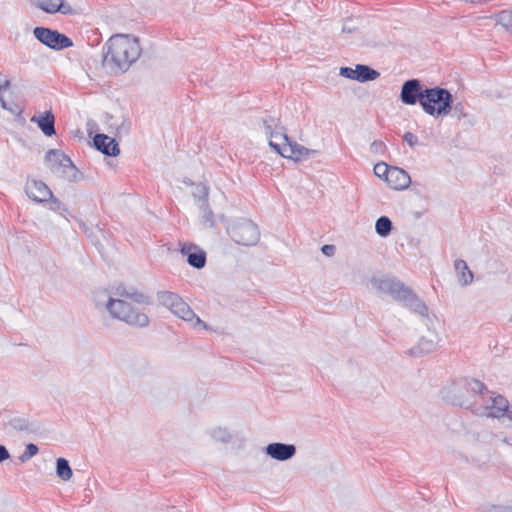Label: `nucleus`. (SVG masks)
<instances>
[{
  "label": "nucleus",
  "mask_w": 512,
  "mask_h": 512,
  "mask_svg": "<svg viewBox=\"0 0 512 512\" xmlns=\"http://www.w3.org/2000/svg\"><path fill=\"white\" fill-rule=\"evenodd\" d=\"M200 212V220L202 225L205 227L212 228L215 224L214 222V214L209 207L208 202H201V205L198 206Z\"/></svg>",
  "instance_id": "26"
},
{
  "label": "nucleus",
  "mask_w": 512,
  "mask_h": 512,
  "mask_svg": "<svg viewBox=\"0 0 512 512\" xmlns=\"http://www.w3.org/2000/svg\"><path fill=\"white\" fill-rule=\"evenodd\" d=\"M25 191L27 196L35 202L52 201V204L59 208L60 202L53 198V194L49 187L42 181L30 180L26 183Z\"/></svg>",
  "instance_id": "13"
},
{
  "label": "nucleus",
  "mask_w": 512,
  "mask_h": 512,
  "mask_svg": "<svg viewBox=\"0 0 512 512\" xmlns=\"http://www.w3.org/2000/svg\"><path fill=\"white\" fill-rule=\"evenodd\" d=\"M484 406L482 414L487 417L500 418L505 415L508 408V401L501 395L487 393L483 397Z\"/></svg>",
  "instance_id": "14"
},
{
  "label": "nucleus",
  "mask_w": 512,
  "mask_h": 512,
  "mask_svg": "<svg viewBox=\"0 0 512 512\" xmlns=\"http://www.w3.org/2000/svg\"><path fill=\"white\" fill-rule=\"evenodd\" d=\"M37 6L46 13L55 14L57 12L64 15H71L75 10L64 0H37Z\"/></svg>",
  "instance_id": "19"
},
{
  "label": "nucleus",
  "mask_w": 512,
  "mask_h": 512,
  "mask_svg": "<svg viewBox=\"0 0 512 512\" xmlns=\"http://www.w3.org/2000/svg\"><path fill=\"white\" fill-rule=\"evenodd\" d=\"M129 131V124L126 123L125 121H123V123L121 124V126L119 127V130H118V133L121 134V133H128Z\"/></svg>",
  "instance_id": "41"
},
{
  "label": "nucleus",
  "mask_w": 512,
  "mask_h": 512,
  "mask_svg": "<svg viewBox=\"0 0 512 512\" xmlns=\"http://www.w3.org/2000/svg\"><path fill=\"white\" fill-rule=\"evenodd\" d=\"M454 270L457 278V282L460 286L466 287L472 284L474 280V274L469 269L466 261L462 259L455 260Z\"/></svg>",
  "instance_id": "23"
},
{
  "label": "nucleus",
  "mask_w": 512,
  "mask_h": 512,
  "mask_svg": "<svg viewBox=\"0 0 512 512\" xmlns=\"http://www.w3.org/2000/svg\"><path fill=\"white\" fill-rule=\"evenodd\" d=\"M391 167H392V166H388V165H387L386 163H384V162H380V163H377V164L374 166L373 171H374V174H375L377 177H379V178H381V179H383V180L387 181L388 176H389V173H390V170H391Z\"/></svg>",
  "instance_id": "34"
},
{
  "label": "nucleus",
  "mask_w": 512,
  "mask_h": 512,
  "mask_svg": "<svg viewBox=\"0 0 512 512\" xmlns=\"http://www.w3.org/2000/svg\"><path fill=\"white\" fill-rule=\"evenodd\" d=\"M94 302L98 309H105L113 319L131 326L149 325V317L145 309L139 306L149 305L151 300L133 287L118 285L110 291H97L94 294Z\"/></svg>",
  "instance_id": "1"
},
{
  "label": "nucleus",
  "mask_w": 512,
  "mask_h": 512,
  "mask_svg": "<svg viewBox=\"0 0 512 512\" xmlns=\"http://www.w3.org/2000/svg\"><path fill=\"white\" fill-rule=\"evenodd\" d=\"M386 182L395 190H404L409 187L411 178L405 170L392 166Z\"/></svg>",
  "instance_id": "20"
},
{
  "label": "nucleus",
  "mask_w": 512,
  "mask_h": 512,
  "mask_svg": "<svg viewBox=\"0 0 512 512\" xmlns=\"http://www.w3.org/2000/svg\"><path fill=\"white\" fill-rule=\"evenodd\" d=\"M485 386L475 379H464L453 383L447 390L446 396L452 403L459 406L469 407V399L471 396L481 394Z\"/></svg>",
  "instance_id": "6"
},
{
  "label": "nucleus",
  "mask_w": 512,
  "mask_h": 512,
  "mask_svg": "<svg viewBox=\"0 0 512 512\" xmlns=\"http://www.w3.org/2000/svg\"><path fill=\"white\" fill-rule=\"evenodd\" d=\"M398 301L402 302L405 307L417 313L427 322H431L434 318V315L429 312L426 304L407 286Z\"/></svg>",
  "instance_id": "12"
},
{
  "label": "nucleus",
  "mask_w": 512,
  "mask_h": 512,
  "mask_svg": "<svg viewBox=\"0 0 512 512\" xmlns=\"http://www.w3.org/2000/svg\"><path fill=\"white\" fill-rule=\"evenodd\" d=\"M196 250L195 246L184 244L181 247V253L187 255V262L194 268L201 269L206 263V254L202 250Z\"/></svg>",
  "instance_id": "22"
},
{
  "label": "nucleus",
  "mask_w": 512,
  "mask_h": 512,
  "mask_svg": "<svg viewBox=\"0 0 512 512\" xmlns=\"http://www.w3.org/2000/svg\"><path fill=\"white\" fill-rule=\"evenodd\" d=\"M319 152L317 150L308 149L296 142L289 141L288 145H285L282 153V157L292 159L295 161H300L302 159H307L312 155H316Z\"/></svg>",
  "instance_id": "18"
},
{
  "label": "nucleus",
  "mask_w": 512,
  "mask_h": 512,
  "mask_svg": "<svg viewBox=\"0 0 512 512\" xmlns=\"http://www.w3.org/2000/svg\"><path fill=\"white\" fill-rule=\"evenodd\" d=\"M321 251L324 255L331 257L335 254L336 248L334 245L326 244L322 246Z\"/></svg>",
  "instance_id": "37"
},
{
  "label": "nucleus",
  "mask_w": 512,
  "mask_h": 512,
  "mask_svg": "<svg viewBox=\"0 0 512 512\" xmlns=\"http://www.w3.org/2000/svg\"><path fill=\"white\" fill-rule=\"evenodd\" d=\"M452 109L454 110L455 113H458L459 118L463 114V106L461 103L452 106Z\"/></svg>",
  "instance_id": "40"
},
{
  "label": "nucleus",
  "mask_w": 512,
  "mask_h": 512,
  "mask_svg": "<svg viewBox=\"0 0 512 512\" xmlns=\"http://www.w3.org/2000/svg\"><path fill=\"white\" fill-rule=\"evenodd\" d=\"M210 436L219 442H228L231 439V434L226 428L215 427L210 430Z\"/></svg>",
  "instance_id": "32"
},
{
  "label": "nucleus",
  "mask_w": 512,
  "mask_h": 512,
  "mask_svg": "<svg viewBox=\"0 0 512 512\" xmlns=\"http://www.w3.org/2000/svg\"><path fill=\"white\" fill-rule=\"evenodd\" d=\"M228 232L236 243L245 246L255 245L260 238L257 225L248 220L235 223Z\"/></svg>",
  "instance_id": "7"
},
{
  "label": "nucleus",
  "mask_w": 512,
  "mask_h": 512,
  "mask_svg": "<svg viewBox=\"0 0 512 512\" xmlns=\"http://www.w3.org/2000/svg\"><path fill=\"white\" fill-rule=\"evenodd\" d=\"M496 437L502 443L512 447V436H506L503 433H500V434H497Z\"/></svg>",
  "instance_id": "38"
},
{
  "label": "nucleus",
  "mask_w": 512,
  "mask_h": 512,
  "mask_svg": "<svg viewBox=\"0 0 512 512\" xmlns=\"http://www.w3.org/2000/svg\"><path fill=\"white\" fill-rule=\"evenodd\" d=\"M264 133L269 139V146L282 156L285 145H288V138L285 128L279 125L277 119L269 118L263 120Z\"/></svg>",
  "instance_id": "8"
},
{
  "label": "nucleus",
  "mask_w": 512,
  "mask_h": 512,
  "mask_svg": "<svg viewBox=\"0 0 512 512\" xmlns=\"http://www.w3.org/2000/svg\"><path fill=\"white\" fill-rule=\"evenodd\" d=\"M499 512H512V508H503Z\"/></svg>",
  "instance_id": "44"
},
{
  "label": "nucleus",
  "mask_w": 512,
  "mask_h": 512,
  "mask_svg": "<svg viewBox=\"0 0 512 512\" xmlns=\"http://www.w3.org/2000/svg\"><path fill=\"white\" fill-rule=\"evenodd\" d=\"M339 74L342 77L356 80L359 82L373 81L379 77V72L367 65L358 64L355 68L341 67Z\"/></svg>",
  "instance_id": "16"
},
{
  "label": "nucleus",
  "mask_w": 512,
  "mask_h": 512,
  "mask_svg": "<svg viewBox=\"0 0 512 512\" xmlns=\"http://www.w3.org/2000/svg\"><path fill=\"white\" fill-rule=\"evenodd\" d=\"M392 228V222L387 216H381L376 220L375 231L380 237L389 236Z\"/></svg>",
  "instance_id": "27"
},
{
  "label": "nucleus",
  "mask_w": 512,
  "mask_h": 512,
  "mask_svg": "<svg viewBox=\"0 0 512 512\" xmlns=\"http://www.w3.org/2000/svg\"><path fill=\"white\" fill-rule=\"evenodd\" d=\"M6 429L13 432L32 433L35 431V426L27 418L17 416L9 420Z\"/></svg>",
  "instance_id": "24"
},
{
  "label": "nucleus",
  "mask_w": 512,
  "mask_h": 512,
  "mask_svg": "<svg viewBox=\"0 0 512 512\" xmlns=\"http://www.w3.org/2000/svg\"><path fill=\"white\" fill-rule=\"evenodd\" d=\"M265 452L275 460L286 461L295 455L296 447L293 444L277 442L268 444L265 448Z\"/></svg>",
  "instance_id": "17"
},
{
  "label": "nucleus",
  "mask_w": 512,
  "mask_h": 512,
  "mask_svg": "<svg viewBox=\"0 0 512 512\" xmlns=\"http://www.w3.org/2000/svg\"><path fill=\"white\" fill-rule=\"evenodd\" d=\"M370 151L374 154H383L385 152V144L382 141L376 140L371 143Z\"/></svg>",
  "instance_id": "35"
},
{
  "label": "nucleus",
  "mask_w": 512,
  "mask_h": 512,
  "mask_svg": "<svg viewBox=\"0 0 512 512\" xmlns=\"http://www.w3.org/2000/svg\"><path fill=\"white\" fill-rule=\"evenodd\" d=\"M32 122H36L39 128L46 136H52L55 134L54 128V116L50 112H47L44 115H40L38 117H32Z\"/></svg>",
  "instance_id": "25"
},
{
  "label": "nucleus",
  "mask_w": 512,
  "mask_h": 512,
  "mask_svg": "<svg viewBox=\"0 0 512 512\" xmlns=\"http://www.w3.org/2000/svg\"><path fill=\"white\" fill-rule=\"evenodd\" d=\"M505 415L512 421V406L508 405L507 411H505Z\"/></svg>",
  "instance_id": "42"
},
{
  "label": "nucleus",
  "mask_w": 512,
  "mask_h": 512,
  "mask_svg": "<svg viewBox=\"0 0 512 512\" xmlns=\"http://www.w3.org/2000/svg\"><path fill=\"white\" fill-rule=\"evenodd\" d=\"M403 140L411 147H415L419 144L418 138L411 132H406L403 136Z\"/></svg>",
  "instance_id": "36"
},
{
  "label": "nucleus",
  "mask_w": 512,
  "mask_h": 512,
  "mask_svg": "<svg viewBox=\"0 0 512 512\" xmlns=\"http://www.w3.org/2000/svg\"><path fill=\"white\" fill-rule=\"evenodd\" d=\"M39 452V449L37 445L33 443H29L26 445L25 451L19 456V461L21 463H25L28 460H30L32 457L37 455Z\"/></svg>",
  "instance_id": "33"
},
{
  "label": "nucleus",
  "mask_w": 512,
  "mask_h": 512,
  "mask_svg": "<svg viewBox=\"0 0 512 512\" xmlns=\"http://www.w3.org/2000/svg\"><path fill=\"white\" fill-rule=\"evenodd\" d=\"M441 342L442 338L439 333L435 329L428 328L409 352L412 356L421 357L436 351Z\"/></svg>",
  "instance_id": "11"
},
{
  "label": "nucleus",
  "mask_w": 512,
  "mask_h": 512,
  "mask_svg": "<svg viewBox=\"0 0 512 512\" xmlns=\"http://www.w3.org/2000/svg\"><path fill=\"white\" fill-rule=\"evenodd\" d=\"M159 303L169 309L175 316L188 322L196 330H206L207 325L203 322L177 294L169 291L159 292L157 295Z\"/></svg>",
  "instance_id": "3"
},
{
  "label": "nucleus",
  "mask_w": 512,
  "mask_h": 512,
  "mask_svg": "<svg viewBox=\"0 0 512 512\" xmlns=\"http://www.w3.org/2000/svg\"><path fill=\"white\" fill-rule=\"evenodd\" d=\"M424 89L418 79H410L403 83L400 93L401 101L406 105H414L417 102L421 105Z\"/></svg>",
  "instance_id": "15"
},
{
  "label": "nucleus",
  "mask_w": 512,
  "mask_h": 512,
  "mask_svg": "<svg viewBox=\"0 0 512 512\" xmlns=\"http://www.w3.org/2000/svg\"><path fill=\"white\" fill-rule=\"evenodd\" d=\"M354 30V28L350 27L347 25V23H345L343 25V32H348V33H351L352 31Z\"/></svg>",
  "instance_id": "43"
},
{
  "label": "nucleus",
  "mask_w": 512,
  "mask_h": 512,
  "mask_svg": "<svg viewBox=\"0 0 512 512\" xmlns=\"http://www.w3.org/2000/svg\"><path fill=\"white\" fill-rule=\"evenodd\" d=\"M496 23L512 33V9L503 10L496 15Z\"/></svg>",
  "instance_id": "29"
},
{
  "label": "nucleus",
  "mask_w": 512,
  "mask_h": 512,
  "mask_svg": "<svg viewBox=\"0 0 512 512\" xmlns=\"http://www.w3.org/2000/svg\"><path fill=\"white\" fill-rule=\"evenodd\" d=\"M56 474L63 481L71 479L73 473L68 461L64 458H58L56 462Z\"/></svg>",
  "instance_id": "28"
},
{
  "label": "nucleus",
  "mask_w": 512,
  "mask_h": 512,
  "mask_svg": "<svg viewBox=\"0 0 512 512\" xmlns=\"http://www.w3.org/2000/svg\"><path fill=\"white\" fill-rule=\"evenodd\" d=\"M192 194L196 199L197 206H200L202 201L208 202L209 188L205 184H198L195 186Z\"/></svg>",
  "instance_id": "30"
},
{
  "label": "nucleus",
  "mask_w": 512,
  "mask_h": 512,
  "mask_svg": "<svg viewBox=\"0 0 512 512\" xmlns=\"http://www.w3.org/2000/svg\"><path fill=\"white\" fill-rule=\"evenodd\" d=\"M33 33L37 40L54 50H61L73 45L70 38L56 30H51L44 27H36Z\"/></svg>",
  "instance_id": "9"
},
{
  "label": "nucleus",
  "mask_w": 512,
  "mask_h": 512,
  "mask_svg": "<svg viewBox=\"0 0 512 512\" xmlns=\"http://www.w3.org/2000/svg\"><path fill=\"white\" fill-rule=\"evenodd\" d=\"M453 97L444 88L434 87L424 89L421 101L423 111L430 116H446L452 110Z\"/></svg>",
  "instance_id": "4"
},
{
  "label": "nucleus",
  "mask_w": 512,
  "mask_h": 512,
  "mask_svg": "<svg viewBox=\"0 0 512 512\" xmlns=\"http://www.w3.org/2000/svg\"><path fill=\"white\" fill-rule=\"evenodd\" d=\"M9 85H10L9 80H8L7 78H5V77H2V76L0 75V103H1V106H2L4 109H6V110L10 111L11 113L16 114V113H18V112H19V110H18L17 108H15V109H14L13 107L9 106V105L6 103V101L4 100L3 96H2V91H4V90L8 89V88H9Z\"/></svg>",
  "instance_id": "31"
},
{
  "label": "nucleus",
  "mask_w": 512,
  "mask_h": 512,
  "mask_svg": "<svg viewBox=\"0 0 512 512\" xmlns=\"http://www.w3.org/2000/svg\"><path fill=\"white\" fill-rule=\"evenodd\" d=\"M370 284L379 293L391 296L398 301L406 286L399 280L387 276H373Z\"/></svg>",
  "instance_id": "10"
},
{
  "label": "nucleus",
  "mask_w": 512,
  "mask_h": 512,
  "mask_svg": "<svg viewBox=\"0 0 512 512\" xmlns=\"http://www.w3.org/2000/svg\"><path fill=\"white\" fill-rule=\"evenodd\" d=\"M10 454L5 446L0 445V462H3L7 459H9Z\"/></svg>",
  "instance_id": "39"
},
{
  "label": "nucleus",
  "mask_w": 512,
  "mask_h": 512,
  "mask_svg": "<svg viewBox=\"0 0 512 512\" xmlns=\"http://www.w3.org/2000/svg\"><path fill=\"white\" fill-rule=\"evenodd\" d=\"M102 66L110 74L126 72L141 55L137 37L131 34L112 35L102 48Z\"/></svg>",
  "instance_id": "2"
},
{
  "label": "nucleus",
  "mask_w": 512,
  "mask_h": 512,
  "mask_svg": "<svg viewBox=\"0 0 512 512\" xmlns=\"http://www.w3.org/2000/svg\"><path fill=\"white\" fill-rule=\"evenodd\" d=\"M49 170L57 177L68 181H77L79 171L71 159L59 150H49L45 155Z\"/></svg>",
  "instance_id": "5"
},
{
  "label": "nucleus",
  "mask_w": 512,
  "mask_h": 512,
  "mask_svg": "<svg viewBox=\"0 0 512 512\" xmlns=\"http://www.w3.org/2000/svg\"><path fill=\"white\" fill-rule=\"evenodd\" d=\"M95 147L108 156H117L120 153L119 145L115 139L105 134H97L94 137Z\"/></svg>",
  "instance_id": "21"
}]
</instances>
